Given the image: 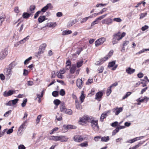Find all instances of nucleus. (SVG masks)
Returning a JSON list of instances; mask_svg holds the SVG:
<instances>
[{
    "label": "nucleus",
    "instance_id": "obj_28",
    "mask_svg": "<svg viewBox=\"0 0 149 149\" xmlns=\"http://www.w3.org/2000/svg\"><path fill=\"white\" fill-rule=\"evenodd\" d=\"M145 142V141H140L139 142L138 144L135 145L132 148H130L129 149H136V148H138L139 146H141L142 144L143 143Z\"/></svg>",
    "mask_w": 149,
    "mask_h": 149
},
{
    "label": "nucleus",
    "instance_id": "obj_51",
    "mask_svg": "<svg viewBox=\"0 0 149 149\" xmlns=\"http://www.w3.org/2000/svg\"><path fill=\"white\" fill-rule=\"evenodd\" d=\"M41 13L40 10L38 11L35 14L34 18L35 19L36 18L39 16V15Z\"/></svg>",
    "mask_w": 149,
    "mask_h": 149
},
{
    "label": "nucleus",
    "instance_id": "obj_32",
    "mask_svg": "<svg viewBox=\"0 0 149 149\" xmlns=\"http://www.w3.org/2000/svg\"><path fill=\"white\" fill-rule=\"evenodd\" d=\"M72 31L68 30L64 31L62 33V35L63 36L72 33Z\"/></svg>",
    "mask_w": 149,
    "mask_h": 149
},
{
    "label": "nucleus",
    "instance_id": "obj_13",
    "mask_svg": "<svg viewBox=\"0 0 149 149\" xmlns=\"http://www.w3.org/2000/svg\"><path fill=\"white\" fill-rule=\"evenodd\" d=\"M15 92V91H13L12 90H10L8 92L6 91L3 93V95L4 97H7L11 95Z\"/></svg>",
    "mask_w": 149,
    "mask_h": 149
},
{
    "label": "nucleus",
    "instance_id": "obj_64",
    "mask_svg": "<svg viewBox=\"0 0 149 149\" xmlns=\"http://www.w3.org/2000/svg\"><path fill=\"white\" fill-rule=\"evenodd\" d=\"M19 149H25V147L23 145H20L18 146Z\"/></svg>",
    "mask_w": 149,
    "mask_h": 149
},
{
    "label": "nucleus",
    "instance_id": "obj_47",
    "mask_svg": "<svg viewBox=\"0 0 149 149\" xmlns=\"http://www.w3.org/2000/svg\"><path fill=\"white\" fill-rule=\"evenodd\" d=\"M42 117V116L41 115H39L37 117V118L36 119V124H38L40 121V120L41 119Z\"/></svg>",
    "mask_w": 149,
    "mask_h": 149
},
{
    "label": "nucleus",
    "instance_id": "obj_42",
    "mask_svg": "<svg viewBox=\"0 0 149 149\" xmlns=\"http://www.w3.org/2000/svg\"><path fill=\"white\" fill-rule=\"evenodd\" d=\"M65 91L64 89H61L59 92V94L61 95L62 96H64L65 95Z\"/></svg>",
    "mask_w": 149,
    "mask_h": 149
},
{
    "label": "nucleus",
    "instance_id": "obj_2",
    "mask_svg": "<svg viewBox=\"0 0 149 149\" xmlns=\"http://www.w3.org/2000/svg\"><path fill=\"white\" fill-rule=\"evenodd\" d=\"M92 118V117H89L87 115H84L80 118L79 123L80 124L83 125L86 123V121L88 122H90L89 120H91Z\"/></svg>",
    "mask_w": 149,
    "mask_h": 149
},
{
    "label": "nucleus",
    "instance_id": "obj_36",
    "mask_svg": "<svg viewBox=\"0 0 149 149\" xmlns=\"http://www.w3.org/2000/svg\"><path fill=\"white\" fill-rule=\"evenodd\" d=\"M109 136L102 137L101 138V141L103 142H107L109 140Z\"/></svg>",
    "mask_w": 149,
    "mask_h": 149
},
{
    "label": "nucleus",
    "instance_id": "obj_22",
    "mask_svg": "<svg viewBox=\"0 0 149 149\" xmlns=\"http://www.w3.org/2000/svg\"><path fill=\"white\" fill-rule=\"evenodd\" d=\"M113 50H111L109 52L108 54L104 58V59H105V61L108 60L111 56L113 55Z\"/></svg>",
    "mask_w": 149,
    "mask_h": 149
},
{
    "label": "nucleus",
    "instance_id": "obj_19",
    "mask_svg": "<svg viewBox=\"0 0 149 149\" xmlns=\"http://www.w3.org/2000/svg\"><path fill=\"white\" fill-rule=\"evenodd\" d=\"M135 71V69H132L130 67L127 68L126 69V72L128 74H133Z\"/></svg>",
    "mask_w": 149,
    "mask_h": 149
},
{
    "label": "nucleus",
    "instance_id": "obj_57",
    "mask_svg": "<svg viewBox=\"0 0 149 149\" xmlns=\"http://www.w3.org/2000/svg\"><path fill=\"white\" fill-rule=\"evenodd\" d=\"M27 102V99H25L24 100L22 104V107H24L26 105V102Z\"/></svg>",
    "mask_w": 149,
    "mask_h": 149
},
{
    "label": "nucleus",
    "instance_id": "obj_24",
    "mask_svg": "<svg viewBox=\"0 0 149 149\" xmlns=\"http://www.w3.org/2000/svg\"><path fill=\"white\" fill-rule=\"evenodd\" d=\"M93 17V15H91L88 17L84 18L81 20L80 23L83 24L86 22L89 19L92 18Z\"/></svg>",
    "mask_w": 149,
    "mask_h": 149
},
{
    "label": "nucleus",
    "instance_id": "obj_31",
    "mask_svg": "<svg viewBox=\"0 0 149 149\" xmlns=\"http://www.w3.org/2000/svg\"><path fill=\"white\" fill-rule=\"evenodd\" d=\"M66 69L69 70L71 67V61L69 60H68L66 62Z\"/></svg>",
    "mask_w": 149,
    "mask_h": 149
},
{
    "label": "nucleus",
    "instance_id": "obj_25",
    "mask_svg": "<svg viewBox=\"0 0 149 149\" xmlns=\"http://www.w3.org/2000/svg\"><path fill=\"white\" fill-rule=\"evenodd\" d=\"M70 72L71 74H73L75 72L76 69V66L75 65L73 64L70 68Z\"/></svg>",
    "mask_w": 149,
    "mask_h": 149
},
{
    "label": "nucleus",
    "instance_id": "obj_7",
    "mask_svg": "<svg viewBox=\"0 0 149 149\" xmlns=\"http://www.w3.org/2000/svg\"><path fill=\"white\" fill-rule=\"evenodd\" d=\"M8 54V49L3 50L0 53V59L2 60L6 57Z\"/></svg>",
    "mask_w": 149,
    "mask_h": 149
},
{
    "label": "nucleus",
    "instance_id": "obj_8",
    "mask_svg": "<svg viewBox=\"0 0 149 149\" xmlns=\"http://www.w3.org/2000/svg\"><path fill=\"white\" fill-rule=\"evenodd\" d=\"M113 22L112 19L110 18L104 19L102 21V24H106L108 26L112 24Z\"/></svg>",
    "mask_w": 149,
    "mask_h": 149
},
{
    "label": "nucleus",
    "instance_id": "obj_1",
    "mask_svg": "<svg viewBox=\"0 0 149 149\" xmlns=\"http://www.w3.org/2000/svg\"><path fill=\"white\" fill-rule=\"evenodd\" d=\"M126 35V33L123 32L121 33L120 31L114 33L113 36L112 43L113 45L118 43V41L121 39Z\"/></svg>",
    "mask_w": 149,
    "mask_h": 149
},
{
    "label": "nucleus",
    "instance_id": "obj_49",
    "mask_svg": "<svg viewBox=\"0 0 149 149\" xmlns=\"http://www.w3.org/2000/svg\"><path fill=\"white\" fill-rule=\"evenodd\" d=\"M48 26L49 27H54L56 26V23H49L48 24Z\"/></svg>",
    "mask_w": 149,
    "mask_h": 149
},
{
    "label": "nucleus",
    "instance_id": "obj_53",
    "mask_svg": "<svg viewBox=\"0 0 149 149\" xmlns=\"http://www.w3.org/2000/svg\"><path fill=\"white\" fill-rule=\"evenodd\" d=\"M68 129H74L76 128V126L71 125H68Z\"/></svg>",
    "mask_w": 149,
    "mask_h": 149
},
{
    "label": "nucleus",
    "instance_id": "obj_46",
    "mask_svg": "<svg viewBox=\"0 0 149 149\" xmlns=\"http://www.w3.org/2000/svg\"><path fill=\"white\" fill-rule=\"evenodd\" d=\"M132 93L130 92H127L125 95L123 97L122 99L124 100L127 98L128 96L130 95Z\"/></svg>",
    "mask_w": 149,
    "mask_h": 149
},
{
    "label": "nucleus",
    "instance_id": "obj_41",
    "mask_svg": "<svg viewBox=\"0 0 149 149\" xmlns=\"http://www.w3.org/2000/svg\"><path fill=\"white\" fill-rule=\"evenodd\" d=\"M47 46V45L46 43H43L42 45H41L39 47L40 48L42 49V50H45V49Z\"/></svg>",
    "mask_w": 149,
    "mask_h": 149
},
{
    "label": "nucleus",
    "instance_id": "obj_27",
    "mask_svg": "<svg viewBox=\"0 0 149 149\" xmlns=\"http://www.w3.org/2000/svg\"><path fill=\"white\" fill-rule=\"evenodd\" d=\"M46 17L45 16H40L38 19L39 23H41L46 20Z\"/></svg>",
    "mask_w": 149,
    "mask_h": 149
},
{
    "label": "nucleus",
    "instance_id": "obj_60",
    "mask_svg": "<svg viewBox=\"0 0 149 149\" xmlns=\"http://www.w3.org/2000/svg\"><path fill=\"white\" fill-rule=\"evenodd\" d=\"M118 124V122L117 121H115L111 124V125L113 127H115Z\"/></svg>",
    "mask_w": 149,
    "mask_h": 149
},
{
    "label": "nucleus",
    "instance_id": "obj_37",
    "mask_svg": "<svg viewBox=\"0 0 149 149\" xmlns=\"http://www.w3.org/2000/svg\"><path fill=\"white\" fill-rule=\"evenodd\" d=\"M146 99V102H147L148 100L149 99V98L146 97H144L143 98L141 99L140 98H139L136 101L137 102H143Z\"/></svg>",
    "mask_w": 149,
    "mask_h": 149
},
{
    "label": "nucleus",
    "instance_id": "obj_26",
    "mask_svg": "<svg viewBox=\"0 0 149 149\" xmlns=\"http://www.w3.org/2000/svg\"><path fill=\"white\" fill-rule=\"evenodd\" d=\"M85 95L84 94V91H82L81 92V95L80 97V99L81 101V103H82L84 101L85 99Z\"/></svg>",
    "mask_w": 149,
    "mask_h": 149
},
{
    "label": "nucleus",
    "instance_id": "obj_30",
    "mask_svg": "<svg viewBox=\"0 0 149 149\" xmlns=\"http://www.w3.org/2000/svg\"><path fill=\"white\" fill-rule=\"evenodd\" d=\"M106 61L105 59H104V58L100 59V61H98L96 62L95 64L97 65H101L103 63Z\"/></svg>",
    "mask_w": 149,
    "mask_h": 149
},
{
    "label": "nucleus",
    "instance_id": "obj_62",
    "mask_svg": "<svg viewBox=\"0 0 149 149\" xmlns=\"http://www.w3.org/2000/svg\"><path fill=\"white\" fill-rule=\"evenodd\" d=\"M18 100V99H15L14 100H11V102L13 104H15L17 103Z\"/></svg>",
    "mask_w": 149,
    "mask_h": 149
},
{
    "label": "nucleus",
    "instance_id": "obj_56",
    "mask_svg": "<svg viewBox=\"0 0 149 149\" xmlns=\"http://www.w3.org/2000/svg\"><path fill=\"white\" fill-rule=\"evenodd\" d=\"M113 21L118 22H121L122 20L119 18H114L113 19Z\"/></svg>",
    "mask_w": 149,
    "mask_h": 149
},
{
    "label": "nucleus",
    "instance_id": "obj_4",
    "mask_svg": "<svg viewBox=\"0 0 149 149\" xmlns=\"http://www.w3.org/2000/svg\"><path fill=\"white\" fill-rule=\"evenodd\" d=\"M60 104V109L61 112H65L66 110V108L65 107V104L64 102H61L58 99H56V107Z\"/></svg>",
    "mask_w": 149,
    "mask_h": 149
},
{
    "label": "nucleus",
    "instance_id": "obj_18",
    "mask_svg": "<svg viewBox=\"0 0 149 149\" xmlns=\"http://www.w3.org/2000/svg\"><path fill=\"white\" fill-rule=\"evenodd\" d=\"M6 18L5 15L3 13L1 14L0 17V26L2 25L3 22L5 21Z\"/></svg>",
    "mask_w": 149,
    "mask_h": 149
},
{
    "label": "nucleus",
    "instance_id": "obj_10",
    "mask_svg": "<svg viewBox=\"0 0 149 149\" xmlns=\"http://www.w3.org/2000/svg\"><path fill=\"white\" fill-rule=\"evenodd\" d=\"M68 138L64 136H56V141H59L62 142H65L67 141Z\"/></svg>",
    "mask_w": 149,
    "mask_h": 149
},
{
    "label": "nucleus",
    "instance_id": "obj_63",
    "mask_svg": "<svg viewBox=\"0 0 149 149\" xmlns=\"http://www.w3.org/2000/svg\"><path fill=\"white\" fill-rule=\"evenodd\" d=\"M29 36H27L26 37L24 38V39L23 40H20L19 41V42L20 43H22L24 42H25L26 41V39H29Z\"/></svg>",
    "mask_w": 149,
    "mask_h": 149
},
{
    "label": "nucleus",
    "instance_id": "obj_29",
    "mask_svg": "<svg viewBox=\"0 0 149 149\" xmlns=\"http://www.w3.org/2000/svg\"><path fill=\"white\" fill-rule=\"evenodd\" d=\"M77 22V20L76 19H75L70 22H69L67 24V26L68 27L71 26Z\"/></svg>",
    "mask_w": 149,
    "mask_h": 149
},
{
    "label": "nucleus",
    "instance_id": "obj_38",
    "mask_svg": "<svg viewBox=\"0 0 149 149\" xmlns=\"http://www.w3.org/2000/svg\"><path fill=\"white\" fill-rule=\"evenodd\" d=\"M16 65V63L14 61L12 62L9 65V68H10V69H12Z\"/></svg>",
    "mask_w": 149,
    "mask_h": 149
},
{
    "label": "nucleus",
    "instance_id": "obj_55",
    "mask_svg": "<svg viewBox=\"0 0 149 149\" xmlns=\"http://www.w3.org/2000/svg\"><path fill=\"white\" fill-rule=\"evenodd\" d=\"M147 15V13H142L140 15V19H142L144 17Z\"/></svg>",
    "mask_w": 149,
    "mask_h": 149
},
{
    "label": "nucleus",
    "instance_id": "obj_6",
    "mask_svg": "<svg viewBox=\"0 0 149 149\" xmlns=\"http://www.w3.org/2000/svg\"><path fill=\"white\" fill-rule=\"evenodd\" d=\"M86 137L81 135L75 136L73 138L74 141L76 142H80L85 139Z\"/></svg>",
    "mask_w": 149,
    "mask_h": 149
},
{
    "label": "nucleus",
    "instance_id": "obj_9",
    "mask_svg": "<svg viewBox=\"0 0 149 149\" xmlns=\"http://www.w3.org/2000/svg\"><path fill=\"white\" fill-rule=\"evenodd\" d=\"M105 40V38L104 37L98 39L95 42V46L96 47L98 46L103 44Z\"/></svg>",
    "mask_w": 149,
    "mask_h": 149
},
{
    "label": "nucleus",
    "instance_id": "obj_3",
    "mask_svg": "<svg viewBox=\"0 0 149 149\" xmlns=\"http://www.w3.org/2000/svg\"><path fill=\"white\" fill-rule=\"evenodd\" d=\"M90 122L91 123V125L94 130L97 131L99 130V126L98 125V121L97 120H95L91 119V120H89Z\"/></svg>",
    "mask_w": 149,
    "mask_h": 149
},
{
    "label": "nucleus",
    "instance_id": "obj_12",
    "mask_svg": "<svg viewBox=\"0 0 149 149\" xmlns=\"http://www.w3.org/2000/svg\"><path fill=\"white\" fill-rule=\"evenodd\" d=\"M115 61H113L112 62H109V63L108 67L109 68H110L113 67V66H114L112 68V70H115L118 67L117 65H115Z\"/></svg>",
    "mask_w": 149,
    "mask_h": 149
},
{
    "label": "nucleus",
    "instance_id": "obj_52",
    "mask_svg": "<svg viewBox=\"0 0 149 149\" xmlns=\"http://www.w3.org/2000/svg\"><path fill=\"white\" fill-rule=\"evenodd\" d=\"M65 112L66 113L69 115H71L72 113V111L70 109H66Z\"/></svg>",
    "mask_w": 149,
    "mask_h": 149
},
{
    "label": "nucleus",
    "instance_id": "obj_35",
    "mask_svg": "<svg viewBox=\"0 0 149 149\" xmlns=\"http://www.w3.org/2000/svg\"><path fill=\"white\" fill-rule=\"evenodd\" d=\"M138 138H135L133 139H130L129 140L127 141L126 143H132L135 141L138 140Z\"/></svg>",
    "mask_w": 149,
    "mask_h": 149
},
{
    "label": "nucleus",
    "instance_id": "obj_11",
    "mask_svg": "<svg viewBox=\"0 0 149 149\" xmlns=\"http://www.w3.org/2000/svg\"><path fill=\"white\" fill-rule=\"evenodd\" d=\"M103 95V93L102 92L100 91L98 92L96 94L95 99L99 101H100Z\"/></svg>",
    "mask_w": 149,
    "mask_h": 149
},
{
    "label": "nucleus",
    "instance_id": "obj_59",
    "mask_svg": "<svg viewBox=\"0 0 149 149\" xmlns=\"http://www.w3.org/2000/svg\"><path fill=\"white\" fill-rule=\"evenodd\" d=\"M148 28L149 26L148 25H145L144 26L142 27L141 28V30L143 31H144L148 29Z\"/></svg>",
    "mask_w": 149,
    "mask_h": 149
},
{
    "label": "nucleus",
    "instance_id": "obj_61",
    "mask_svg": "<svg viewBox=\"0 0 149 149\" xmlns=\"http://www.w3.org/2000/svg\"><path fill=\"white\" fill-rule=\"evenodd\" d=\"M11 112V110H9L5 113L4 114L3 116L4 117H7L9 115V114Z\"/></svg>",
    "mask_w": 149,
    "mask_h": 149
},
{
    "label": "nucleus",
    "instance_id": "obj_15",
    "mask_svg": "<svg viewBox=\"0 0 149 149\" xmlns=\"http://www.w3.org/2000/svg\"><path fill=\"white\" fill-rule=\"evenodd\" d=\"M11 72L12 69L9 68H5L4 70V74L7 76H9L11 74Z\"/></svg>",
    "mask_w": 149,
    "mask_h": 149
},
{
    "label": "nucleus",
    "instance_id": "obj_39",
    "mask_svg": "<svg viewBox=\"0 0 149 149\" xmlns=\"http://www.w3.org/2000/svg\"><path fill=\"white\" fill-rule=\"evenodd\" d=\"M36 6L35 5H31L29 8V10L31 11L32 13H33L34 10H35L36 8Z\"/></svg>",
    "mask_w": 149,
    "mask_h": 149
},
{
    "label": "nucleus",
    "instance_id": "obj_20",
    "mask_svg": "<svg viewBox=\"0 0 149 149\" xmlns=\"http://www.w3.org/2000/svg\"><path fill=\"white\" fill-rule=\"evenodd\" d=\"M82 81L81 79H78L77 80L76 85L78 87L81 89L82 87Z\"/></svg>",
    "mask_w": 149,
    "mask_h": 149
},
{
    "label": "nucleus",
    "instance_id": "obj_43",
    "mask_svg": "<svg viewBox=\"0 0 149 149\" xmlns=\"http://www.w3.org/2000/svg\"><path fill=\"white\" fill-rule=\"evenodd\" d=\"M83 62V61H81L77 62V67L79 68L81 67L82 65Z\"/></svg>",
    "mask_w": 149,
    "mask_h": 149
},
{
    "label": "nucleus",
    "instance_id": "obj_34",
    "mask_svg": "<svg viewBox=\"0 0 149 149\" xmlns=\"http://www.w3.org/2000/svg\"><path fill=\"white\" fill-rule=\"evenodd\" d=\"M31 15V14H29L27 13H24L23 14L22 17L23 18H24L28 19L29 17Z\"/></svg>",
    "mask_w": 149,
    "mask_h": 149
},
{
    "label": "nucleus",
    "instance_id": "obj_48",
    "mask_svg": "<svg viewBox=\"0 0 149 149\" xmlns=\"http://www.w3.org/2000/svg\"><path fill=\"white\" fill-rule=\"evenodd\" d=\"M104 69V67L103 66H101L100 68H99L97 69V70L99 71V73H102Z\"/></svg>",
    "mask_w": 149,
    "mask_h": 149
},
{
    "label": "nucleus",
    "instance_id": "obj_17",
    "mask_svg": "<svg viewBox=\"0 0 149 149\" xmlns=\"http://www.w3.org/2000/svg\"><path fill=\"white\" fill-rule=\"evenodd\" d=\"M112 110L113 112L115 113L116 115H118L123 111V108L122 107H120L119 108L117 107L113 109Z\"/></svg>",
    "mask_w": 149,
    "mask_h": 149
},
{
    "label": "nucleus",
    "instance_id": "obj_14",
    "mask_svg": "<svg viewBox=\"0 0 149 149\" xmlns=\"http://www.w3.org/2000/svg\"><path fill=\"white\" fill-rule=\"evenodd\" d=\"M52 4L51 3H48L45 6L43 7L41 10V12L43 13L45 12L49 8H52Z\"/></svg>",
    "mask_w": 149,
    "mask_h": 149
},
{
    "label": "nucleus",
    "instance_id": "obj_16",
    "mask_svg": "<svg viewBox=\"0 0 149 149\" xmlns=\"http://www.w3.org/2000/svg\"><path fill=\"white\" fill-rule=\"evenodd\" d=\"M110 111H106L103 113H102L100 118V120L101 122H103L104 119L107 116V113H110Z\"/></svg>",
    "mask_w": 149,
    "mask_h": 149
},
{
    "label": "nucleus",
    "instance_id": "obj_45",
    "mask_svg": "<svg viewBox=\"0 0 149 149\" xmlns=\"http://www.w3.org/2000/svg\"><path fill=\"white\" fill-rule=\"evenodd\" d=\"M93 82V79H89L86 83V84L88 85Z\"/></svg>",
    "mask_w": 149,
    "mask_h": 149
},
{
    "label": "nucleus",
    "instance_id": "obj_5",
    "mask_svg": "<svg viewBox=\"0 0 149 149\" xmlns=\"http://www.w3.org/2000/svg\"><path fill=\"white\" fill-rule=\"evenodd\" d=\"M27 121L26 120L24 122L19 126L17 132V134L19 136H20L22 134V132L23 131L24 129L26 127V124Z\"/></svg>",
    "mask_w": 149,
    "mask_h": 149
},
{
    "label": "nucleus",
    "instance_id": "obj_54",
    "mask_svg": "<svg viewBox=\"0 0 149 149\" xmlns=\"http://www.w3.org/2000/svg\"><path fill=\"white\" fill-rule=\"evenodd\" d=\"M107 5V3H104V4L98 3V4H97L96 5V7H101L102 6H106Z\"/></svg>",
    "mask_w": 149,
    "mask_h": 149
},
{
    "label": "nucleus",
    "instance_id": "obj_50",
    "mask_svg": "<svg viewBox=\"0 0 149 149\" xmlns=\"http://www.w3.org/2000/svg\"><path fill=\"white\" fill-rule=\"evenodd\" d=\"M32 57L30 56L28 58L26 59L24 62V64L25 65H26L27 64H28L29 63V61H30L32 59Z\"/></svg>",
    "mask_w": 149,
    "mask_h": 149
},
{
    "label": "nucleus",
    "instance_id": "obj_44",
    "mask_svg": "<svg viewBox=\"0 0 149 149\" xmlns=\"http://www.w3.org/2000/svg\"><path fill=\"white\" fill-rule=\"evenodd\" d=\"M111 88L109 86L107 90L106 93L107 96H109L111 92Z\"/></svg>",
    "mask_w": 149,
    "mask_h": 149
},
{
    "label": "nucleus",
    "instance_id": "obj_21",
    "mask_svg": "<svg viewBox=\"0 0 149 149\" xmlns=\"http://www.w3.org/2000/svg\"><path fill=\"white\" fill-rule=\"evenodd\" d=\"M44 51L42 50V49H41L39 48L38 52L35 53V56L37 57H39L41 55V54L44 53Z\"/></svg>",
    "mask_w": 149,
    "mask_h": 149
},
{
    "label": "nucleus",
    "instance_id": "obj_58",
    "mask_svg": "<svg viewBox=\"0 0 149 149\" xmlns=\"http://www.w3.org/2000/svg\"><path fill=\"white\" fill-rule=\"evenodd\" d=\"M14 127L13 126L12 127V128L9 129L7 132V134H9L13 132V128Z\"/></svg>",
    "mask_w": 149,
    "mask_h": 149
},
{
    "label": "nucleus",
    "instance_id": "obj_23",
    "mask_svg": "<svg viewBox=\"0 0 149 149\" xmlns=\"http://www.w3.org/2000/svg\"><path fill=\"white\" fill-rule=\"evenodd\" d=\"M75 103L76 107L77 109L78 110L82 109V105L81 104H79L78 100H75Z\"/></svg>",
    "mask_w": 149,
    "mask_h": 149
},
{
    "label": "nucleus",
    "instance_id": "obj_33",
    "mask_svg": "<svg viewBox=\"0 0 149 149\" xmlns=\"http://www.w3.org/2000/svg\"><path fill=\"white\" fill-rule=\"evenodd\" d=\"M129 43V41H125L123 42V47L122 49L123 50H122H122H123L124 51L125 50V47L128 45Z\"/></svg>",
    "mask_w": 149,
    "mask_h": 149
},
{
    "label": "nucleus",
    "instance_id": "obj_40",
    "mask_svg": "<svg viewBox=\"0 0 149 149\" xmlns=\"http://www.w3.org/2000/svg\"><path fill=\"white\" fill-rule=\"evenodd\" d=\"M79 145L82 147H87L88 146V142L87 141L84 142L80 144Z\"/></svg>",
    "mask_w": 149,
    "mask_h": 149
}]
</instances>
